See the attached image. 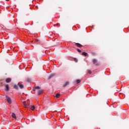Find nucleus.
<instances>
[{
  "label": "nucleus",
  "mask_w": 129,
  "mask_h": 129,
  "mask_svg": "<svg viewBox=\"0 0 129 129\" xmlns=\"http://www.w3.org/2000/svg\"><path fill=\"white\" fill-rule=\"evenodd\" d=\"M29 102H30L29 101H28L27 102H26V101L23 102V104H24L25 107H26L27 108L29 107V106H30Z\"/></svg>",
  "instance_id": "f257e3e1"
},
{
  "label": "nucleus",
  "mask_w": 129,
  "mask_h": 129,
  "mask_svg": "<svg viewBox=\"0 0 129 129\" xmlns=\"http://www.w3.org/2000/svg\"><path fill=\"white\" fill-rule=\"evenodd\" d=\"M6 98L7 100V101L8 102V103H9L10 104H12V99H11V98H10V97H9L8 96H6Z\"/></svg>",
  "instance_id": "f03ea898"
},
{
  "label": "nucleus",
  "mask_w": 129,
  "mask_h": 129,
  "mask_svg": "<svg viewBox=\"0 0 129 129\" xmlns=\"http://www.w3.org/2000/svg\"><path fill=\"white\" fill-rule=\"evenodd\" d=\"M11 81L12 79L10 78H8L6 80V82H7V83H10V82H11Z\"/></svg>",
  "instance_id": "7ed1b4c3"
},
{
  "label": "nucleus",
  "mask_w": 129,
  "mask_h": 129,
  "mask_svg": "<svg viewBox=\"0 0 129 129\" xmlns=\"http://www.w3.org/2000/svg\"><path fill=\"white\" fill-rule=\"evenodd\" d=\"M18 86H19V87L21 89H23V88H24V85H23L22 84H21L20 83L18 84Z\"/></svg>",
  "instance_id": "20e7f679"
},
{
  "label": "nucleus",
  "mask_w": 129,
  "mask_h": 129,
  "mask_svg": "<svg viewBox=\"0 0 129 129\" xmlns=\"http://www.w3.org/2000/svg\"><path fill=\"white\" fill-rule=\"evenodd\" d=\"M76 45L78 47V48H82V47H83V45L80 43H76Z\"/></svg>",
  "instance_id": "39448f33"
},
{
  "label": "nucleus",
  "mask_w": 129,
  "mask_h": 129,
  "mask_svg": "<svg viewBox=\"0 0 129 129\" xmlns=\"http://www.w3.org/2000/svg\"><path fill=\"white\" fill-rule=\"evenodd\" d=\"M43 90H39L38 91V95H40V94H42V93H43Z\"/></svg>",
  "instance_id": "423d86ee"
},
{
  "label": "nucleus",
  "mask_w": 129,
  "mask_h": 129,
  "mask_svg": "<svg viewBox=\"0 0 129 129\" xmlns=\"http://www.w3.org/2000/svg\"><path fill=\"white\" fill-rule=\"evenodd\" d=\"M67 85H69V82H66L63 85V87H66Z\"/></svg>",
  "instance_id": "0eeeda50"
},
{
  "label": "nucleus",
  "mask_w": 129,
  "mask_h": 129,
  "mask_svg": "<svg viewBox=\"0 0 129 129\" xmlns=\"http://www.w3.org/2000/svg\"><path fill=\"white\" fill-rule=\"evenodd\" d=\"M12 116L13 117V118L17 119V116H16V114H15V113H12Z\"/></svg>",
  "instance_id": "6e6552de"
},
{
  "label": "nucleus",
  "mask_w": 129,
  "mask_h": 129,
  "mask_svg": "<svg viewBox=\"0 0 129 129\" xmlns=\"http://www.w3.org/2000/svg\"><path fill=\"white\" fill-rule=\"evenodd\" d=\"M54 76H55V74H52L48 77V79H51V78H52V77H54Z\"/></svg>",
  "instance_id": "1a4fd4ad"
},
{
  "label": "nucleus",
  "mask_w": 129,
  "mask_h": 129,
  "mask_svg": "<svg viewBox=\"0 0 129 129\" xmlns=\"http://www.w3.org/2000/svg\"><path fill=\"white\" fill-rule=\"evenodd\" d=\"M92 62H93V64H96V63H97V59H93L92 60Z\"/></svg>",
  "instance_id": "9d476101"
},
{
  "label": "nucleus",
  "mask_w": 129,
  "mask_h": 129,
  "mask_svg": "<svg viewBox=\"0 0 129 129\" xmlns=\"http://www.w3.org/2000/svg\"><path fill=\"white\" fill-rule=\"evenodd\" d=\"M36 89H41V87L39 86L36 87L35 88L33 89V91H35Z\"/></svg>",
  "instance_id": "9b49d317"
},
{
  "label": "nucleus",
  "mask_w": 129,
  "mask_h": 129,
  "mask_svg": "<svg viewBox=\"0 0 129 129\" xmlns=\"http://www.w3.org/2000/svg\"><path fill=\"white\" fill-rule=\"evenodd\" d=\"M6 87L7 91L10 90V87H9V85H6Z\"/></svg>",
  "instance_id": "f8f14e48"
},
{
  "label": "nucleus",
  "mask_w": 129,
  "mask_h": 129,
  "mask_svg": "<svg viewBox=\"0 0 129 129\" xmlns=\"http://www.w3.org/2000/svg\"><path fill=\"white\" fill-rule=\"evenodd\" d=\"M14 87L15 89H17V90H19V87H18V85H14Z\"/></svg>",
  "instance_id": "ddd939ff"
},
{
  "label": "nucleus",
  "mask_w": 129,
  "mask_h": 129,
  "mask_svg": "<svg viewBox=\"0 0 129 129\" xmlns=\"http://www.w3.org/2000/svg\"><path fill=\"white\" fill-rule=\"evenodd\" d=\"M27 82H31L32 80L30 78H27L26 80Z\"/></svg>",
  "instance_id": "4468645a"
},
{
  "label": "nucleus",
  "mask_w": 129,
  "mask_h": 129,
  "mask_svg": "<svg viewBox=\"0 0 129 129\" xmlns=\"http://www.w3.org/2000/svg\"><path fill=\"white\" fill-rule=\"evenodd\" d=\"M82 55H83L84 56H87V55H88V54L87 53V52H83L82 53Z\"/></svg>",
  "instance_id": "2eb2a0df"
},
{
  "label": "nucleus",
  "mask_w": 129,
  "mask_h": 129,
  "mask_svg": "<svg viewBox=\"0 0 129 129\" xmlns=\"http://www.w3.org/2000/svg\"><path fill=\"white\" fill-rule=\"evenodd\" d=\"M59 96H60V94L59 93H57L55 95V97L56 98H59Z\"/></svg>",
  "instance_id": "dca6fc26"
},
{
  "label": "nucleus",
  "mask_w": 129,
  "mask_h": 129,
  "mask_svg": "<svg viewBox=\"0 0 129 129\" xmlns=\"http://www.w3.org/2000/svg\"><path fill=\"white\" fill-rule=\"evenodd\" d=\"M74 61H75L76 63H77V62H78V59H77L76 58H74Z\"/></svg>",
  "instance_id": "f3484780"
},
{
  "label": "nucleus",
  "mask_w": 129,
  "mask_h": 129,
  "mask_svg": "<svg viewBox=\"0 0 129 129\" xmlns=\"http://www.w3.org/2000/svg\"><path fill=\"white\" fill-rule=\"evenodd\" d=\"M30 109H31V110H35V107L34 106H32L30 108Z\"/></svg>",
  "instance_id": "a211bd4d"
},
{
  "label": "nucleus",
  "mask_w": 129,
  "mask_h": 129,
  "mask_svg": "<svg viewBox=\"0 0 129 129\" xmlns=\"http://www.w3.org/2000/svg\"><path fill=\"white\" fill-rule=\"evenodd\" d=\"M81 81L80 80H76V82H77V84H78V83H80Z\"/></svg>",
  "instance_id": "6ab92c4d"
},
{
  "label": "nucleus",
  "mask_w": 129,
  "mask_h": 129,
  "mask_svg": "<svg viewBox=\"0 0 129 129\" xmlns=\"http://www.w3.org/2000/svg\"><path fill=\"white\" fill-rule=\"evenodd\" d=\"M77 50L78 51V52H79V53H81V50L79 49V48H77Z\"/></svg>",
  "instance_id": "aec40b11"
},
{
  "label": "nucleus",
  "mask_w": 129,
  "mask_h": 129,
  "mask_svg": "<svg viewBox=\"0 0 129 129\" xmlns=\"http://www.w3.org/2000/svg\"><path fill=\"white\" fill-rule=\"evenodd\" d=\"M88 72L89 74H91V71L89 70Z\"/></svg>",
  "instance_id": "412c9836"
},
{
  "label": "nucleus",
  "mask_w": 129,
  "mask_h": 129,
  "mask_svg": "<svg viewBox=\"0 0 129 129\" xmlns=\"http://www.w3.org/2000/svg\"><path fill=\"white\" fill-rule=\"evenodd\" d=\"M96 66H99V63H97V64H96Z\"/></svg>",
  "instance_id": "4be33fe9"
},
{
  "label": "nucleus",
  "mask_w": 129,
  "mask_h": 129,
  "mask_svg": "<svg viewBox=\"0 0 129 129\" xmlns=\"http://www.w3.org/2000/svg\"><path fill=\"white\" fill-rule=\"evenodd\" d=\"M6 2H9V1H10V0H6Z\"/></svg>",
  "instance_id": "5701e85b"
},
{
  "label": "nucleus",
  "mask_w": 129,
  "mask_h": 129,
  "mask_svg": "<svg viewBox=\"0 0 129 129\" xmlns=\"http://www.w3.org/2000/svg\"><path fill=\"white\" fill-rule=\"evenodd\" d=\"M1 97H2V95L0 94V98H1Z\"/></svg>",
  "instance_id": "b1692460"
},
{
  "label": "nucleus",
  "mask_w": 129,
  "mask_h": 129,
  "mask_svg": "<svg viewBox=\"0 0 129 129\" xmlns=\"http://www.w3.org/2000/svg\"><path fill=\"white\" fill-rule=\"evenodd\" d=\"M31 43H33V41H31Z\"/></svg>",
  "instance_id": "393cba45"
}]
</instances>
